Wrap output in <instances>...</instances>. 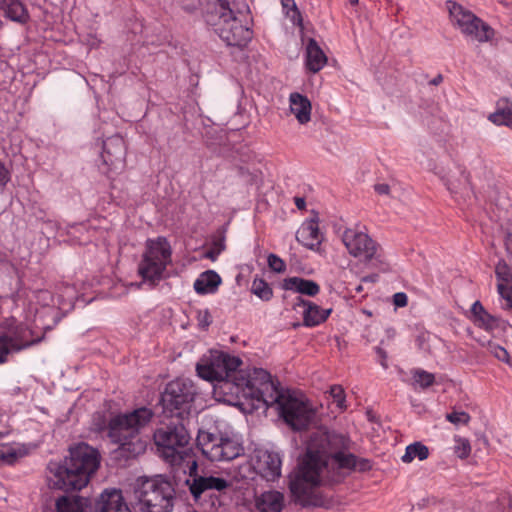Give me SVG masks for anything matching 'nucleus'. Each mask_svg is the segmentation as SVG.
I'll return each mask as SVG.
<instances>
[{
    "mask_svg": "<svg viewBox=\"0 0 512 512\" xmlns=\"http://www.w3.org/2000/svg\"><path fill=\"white\" fill-rule=\"evenodd\" d=\"M152 418V410L146 407L113 415L108 420L107 437L112 443L119 446V450L124 456L136 457L146 450V442L139 435Z\"/></svg>",
    "mask_w": 512,
    "mask_h": 512,
    "instance_id": "obj_3",
    "label": "nucleus"
},
{
    "mask_svg": "<svg viewBox=\"0 0 512 512\" xmlns=\"http://www.w3.org/2000/svg\"><path fill=\"white\" fill-rule=\"evenodd\" d=\"M510 128H512V122H511Z\"/></svg>",
    "mask_w": 512,
    "mask_h": 512,
    "instance_id": "obj_58",
    "label": "nucleus"
},
{
    "mask_svg": "<svg viewBox=\"0 0 512 512\" xmlns=\"http://www.w3.org/2000/svg\"><path fill=\"white\" fill-rule=\"evenodd\" d=\"M196 389L192 381L176 379L171 381L162 395V403L171 417L184 421L191 413Z\"/></svg>",
    "mask_w": 512,
    "mask_h": 512,
    "instance_id": "obj_9",
    "label": "nucleus"
},
{
    "mask_svg": "<svg viewBox=\"0 0 512 512\" xmlns=\"http://www.w3.org/2000/svg\"><path fill=\"white\" fill-rule=\"evenodd\" d=\"M454 452L460 459H466L471 453V445L467 438L455 436Z\"/></svg>",
    "mask_w": 512,
    "mask_h": 512,
    "instance_id": "obj_36",
    "label": "nucleus"
},
{
    "mask_svg": "<svg viewBox=\"0 0 512 512\" xmlns=\"http://www.w3.org/2000/svg\"><path fill=\"white\" fill-rule=\"evenodd\" d=\"M189 490L195 500L210 490L222 492L231 486V483L222 477L215 476H195L191 482L187 480Z\"/></svg>",
    "mask_w": 512,
    "mask_h": 512,
    "instance_id": "obj_18",
    "label": "nucleus"
},
{
    "mask_svg": "<svg viewBox=\"0 0 512 512\" xmlns=\"http://www.w3.org/2000/svg\"><path fill=\"white\" fill-rule=\"evenodd\" d=\"M134 495L143 512H171L173 509L175 490L162 477L138 479Z\"/></svg>",
    "mask_w": 512,
    "mask_h": 512,
    "instance_id": "obj_5",
    "label": "nucleus"
},
{
    "mask_svg": "<svg viewBox=\"0 0 512 512\" xmlns=\"http://www.w3.org/2000/svg\"><path fill=\"white\" fill-rule=\"evenodd\" d=\"M10 180V174L5 166L0 162V189H3Z\"/></svg>",
    "mask_w": 512,
    "mask_h": 512,
    "instance_id": "obj_48",
    "label": "nucleus"
},
{
    "mask_svg": "<svg viewBox=\"0 0 512 512\" xmlns=\"http://www.w3.org/2000/svg\"><path fill=\"white\" fill-rule=\"evenodd\" d=\"M378 279V275L377 274H372V275H368V276H365L362 278V281L363 282H371V283H374L376 282Z\"/></svg>",
    "mask_w": 512,
    "mask_h": 512,
    "instance_id": "obj_53",
    "label": "nucleus"
},
{
    "mask_svg": "<svg viewBox=\"0 0 512 512\" xmlns=\"http://www.w3.org/2000/svg\"><path fill=\"white\" fill-rule=\"evenodd\" d=\"M448 9L452 24L460 29L466 37L479 43L493 39L494 29L471 11L455 2H448Z\"/></svg>",
    "mask_w": 512,
    "mask_h": 512,
    "instance_id": "obj_11",
    "label": "nucleus"
},
{
    "mask_svg": "<svg viewBox=\"0 0 512 512\" xmlns=\"http://www.w3.org/2000/svg\"><path fill=\"white\" fill-rule=\"evenodd\" d=\"M393 303L396 307H405L408 303L407 295L403 292H398L393 295Z\"/></svg>",
    "mask_w": 512,
    "mask_h": 512,
    "instance_id": "obj_47",
    "label": "nucleus"
},
{
    "mask_svg": "<svg viewBox=\"0 0 512 512\" xmlns=\"http://www.w3.org/2000/svg\"><path fill=\"white\" fill-rule=\"evenodd\" d=\"M215 32L229 46L243 47L252 38L250 29L241 23L235 13L232 14L231 18L223 20L215 28Z\"/></svg>",
    "mask_w": 512,
    "mask_h": 512,
    "instance_id": "obj_14",
    "label": "nucleus"
},
{
    "mask_svg": "<svg viewBox=\"0 0 512 512\" xmlns=\"http://www.w3.org/2000/svg\"><path fill=\"white\" fill-rule=\"evenodd\" d=\"M17 458L15 450L3 443H0V462L13 463Z\"/></svg>",
    "mask_w": 512,
    "mask_h": 512,
    "instance_id": "obj_40",
    "label": "nucleus"
},
{
    "mask_svg": "<svg viewBox=\"0 0 512 512\" xmlns=\"http://www.w3.org/2000/svg\"><path fill=\"white\" fill-rule=\"evenodd\" d=\"M222 280L219 274L213 270H208L199 275L194 282V290L200 295L211 294L217 291Z\"/></svg>",
    "mask_w": 512,
    "mask_h": 512,
    "instance_id": "obj_26",
    "label": "nucleus"
},
{
    "mask_svg": "<svg viewBox=\"0 0 512 512\" xmlns=\"http://www.w3.org/2000/svg\"><path fill=\"white\" fill-rule=\"evenodd\" d=\"M375 351L380 359L381 366L386 369L388 367L387 353L381 347H376Z\"/></svg>",
    "mask_w": 512,
    "mask_h": 512,
    "instance_id": "obj_49",
    "label": "nucleus"
},
{
    "mask_svg": "<svg viewBox=\"0 0 512 512\" xmlns=\"http://www.w3.org/2000/svg\"><path fill=\"white\" fill-rule=\"evenodd\" d=\"M241 364L242 361L239 357L212 350L207 359H203L201 363L197 364L196 370L202 379L217 382L215 391L219 389L223 392H230L234 385V377L238 376V368Z\"/></svg>",
    "mask_w": 512,
    "mask_h": 512,
    "instance_id": "obj_6",
    "label": "nucleus"
},
{
    "mask_svg": "<svg viewBox=\"0 0 512 512\" xmlns=\"http://www.w3.org/2000/svg\"><path fill=\"white\" fill-rule=\"evenodd\" d=\"M297 305L304 307L303 321L304 325L308 327L321 324L331 313V309H322L320 306L309 301H304L301 298H298Z\"/></svg>",
    "mask_w": 512,
    "mask_h": 512,
    "instance_id": "obj_23",
    "label": "nucleus"
},
{
    "mask_svg": "<svg viewBox=\"0 0 512 512\" xmlns=\"http://www.w3.org/2000/svg\"><path fill=\"white\" fill-rule=\"evenodd\" d=\"M97 512H132L128 504L126 503L122 492L117 489H106L104 490L97 502Z\"/></svg>",
    "mask_w": 512,
    "mask_h": 512,
    "instance_id": "obj_19",
    "label": "nucleus"
},
{
    "mask_svg": "<svg viewBox=\"0 0 512 512\" xmlns=\"http://www.w3.org/2000/svg\"><path fill=\"white\" fill-rule=\"evenodd\" d=\"M342 242L348 253L362 262L378 260L381 248L367 233L365 227L355 225L346 228L342 234Z\"/></svg>",
    "mask_w": 512,
    "mask_h": 512,
    "instance_id": "obj_13",
    "label": "nucleus"
},
{
    "mask_svg": "<svg viewBox=\"0 0 512 512\" xmlns=\"http://www.w3.org/2000/svg\"><path fill=\"white\" fill-rule=\"evenodd\" d=\"M428 337L429 335L426 334V333H422L418 336L417 338V342H418V346L421 348V349H425L427 350L428 347L425 345V342L428 340Z\"/></svg>",
    "mask_w": 512,
    "mask_h": 512,
    "instance_id": "obj_51",
    "label": "nucleus"
},
{
    "mask_svg": "<svg viewBox=\"0 0 512 512\" xmlns=\"http://www.w3.org/2000/svg\"><path fill=\"white\" fill-rule=\"evenodd\" d=\"M203 9L206 22L212 25L214 29L223 20L231 18L234 13L228 0H205Z\"/></svg>",
    "mask_w": 512,
    "mask_h": 512,
    "instance_id": "obj_20",
    "label": "nucleus"
},
{
    "mask_svg": "<svg viewBox=\"0 0 512 512\" xmlns=\"http://www.w3.org/2000/svg\"><path fill=\"white\" fill-rule=\"evenodd\" d=\"M230 393L272 406L279 399L281 391L266 370L254 368L251 371L239 370L238 376L234 377V385Z\"/></svg>",
    "mask_w": 512,
    "mask_h": 512,
    "instance_id": "obj_4",
    "label": "nucleus"
},
{
    "mask_svg": "<svg viewBox=\"0 0 512 512\" xmlns=\"http://www.w3.org/2000/svg\"><path fill=\"white\" fill-rule=\"evenodd\" d=\"M197 321H198V326L201 329L206 330L212 323V317H211L209 310L208 309L198 310L197 311Z\"/></svg>",
    "mask_w": 512,
    "mask_h": 512,
    "instance_id": "obj_43",
    "label": "nucleus"
},
{
    "mask_svg": "<svg viewBox=\"0 0 512 512\" xmlns=\"http://www.w3.org/2000/svg\"><path fill=\"white\" fill-rule=\"evenodd\" d=\"M282 459L277 452L260 450L256 455L254 468L267 481H275L281 476Z\"/></svg>",
    "mask_w": 512,
    "mask_h": 512,
    "instance_id": "obj_17",
    "label": "nucleus"
},
{
    "mask_svg": "<svg viewBox=\"0 0 512 512\" xmlns=\"http://www.w3.org/2000/svg\"><path fill=\"white\" fill-rule=\"evenodd\" d=\"M269 268L276 273H283L286 270L285 262L276 254H269L267 258Z\"/></svg>",
    "mask_w": 512,
    "mask_h": 512,
    "instance_id": "obj_39",
    "label": "nucleus"
},
{
    "mask_svg": "<svg viewBox=\"0 0 512 512\" xmlns=\"http://www.w3.org/2000/svg\"><path fill=\"white\" fill-rule=\"evenodd\" d=\"M89 500L80 496H60L55 502L56 512H86Z\"/></svg>",
    "mask_w": 512,
    "mask_h": 512,
    "instance_id": "obj_28",
    "label": "nucleus"
},
{
    "mask_svg": "<svg viewBox=\"0 0 512 512\" xmlns=\"http://www.w3.org/2000/svg\"><path fill=\"white\" fill-rule=\"evenodd\" d=\"M492 353L498 360L505 362V363L509 364L510 366H512L510 355L505 348L496 345L492 348Z\"/></svg>",
    "mask_w": 512,
    "mask_h": 512,
    "instance_id": "obj_46",
    "label": "nucleus"
},
{
    "mask_svg": "<svg viewBox=\"0 0 512 512\" xmlns=\"http://www.w3.org/2000/svg\"><path fill=\"white\" fill-rule=\"evenodd\" d=\"M257 508L261 512H280L283 508V495L277 491L265 492L257 499Z\"/></svg>",
    "mask_w": 512,
    "mask_h": 512,
    "instance_id": "obj_29",
    "label": "nucleus"
},
{
    "mask_svg": "<svg viewBox=\"0 0 512 512\" xmlns=\"http://www.w3.org/2000/svg\"><path fill=\"white\" fill-rule=\"evenodd\" d=\"M495 275L498 280V284L505 286H512V270L503 260H500L495 267Z\"/></svg>",
    "mask_w": 512,
    "mask_h": 512,
    "instance_id": "obj_32",
    "label": "nucleus"
},
{
    "mask_svg": "<svg viewBox=\"0 0 512 512\" xmlns=\"http://www.w3.org/2000/svg\"><path fill=\"white\" fill-rule=\"evenodd\" d=\"M284 421L294 430L306 428L315 418V410L302 398L290 392H282L275 401Z\"/></svg>",
    "mask_w": 512,
    "mask_h": 512,
    "instance_id": "obj_12",
    "label": "nucleus"
},
{
    "mask_svg": "<svg viewBox=\"0 0 512 512\" xmlns=\"http://www.w3.org/2000/svg\"><path fill=\"white\" fill-rule=\"evenodd\" d=\"M107 172L122 170L125 166L126 147L124 139L119 135L107 138L103 142L101 154Z\"/></svg>",
    "mask_w": 512,
    "mask_h": 512,
    "instance_id": "obj_16",
    "label": "nucleus"
},
{
    "mask_svg": "<svg viewBox=\"0 0 512 512\" xmlns=\"http://www.w3.org/2000/svg\"><path fill=\"white\" fill-rule=\"evenodd\" d=\"M296 239L308 249L314 250L322 242L318 218L307 219L296 232Z\"/></svg>",
    "mask_w": 512,
    "mask_h": 512,
    "instance_id": "obj_21",
    "label": "nucleus"
},
{
    "mask_svg": "<svg viewBox=\"0 0 512 512\" xmlns=\"http://www.w3.org/2000/svg\"><path fill=\"white\" fill-rule=\"evenodd\" d=\"M446 420L454 425H468L471 416L465 411H452L451 413L446 414Z\"/></svg>",
    "mask_w": 512,
    "mask_h": 512,
    "instance_id": "obj_37",
    "label": "nucleus"
},
{
    "mask_svg": "<svg viewBox=\"0 0 512 512\" xmlns=\"http://www.w3.org/2000/svg\"><path fill=\"white\" fill-rule=\"evenodd\" d=\"M100 454L86 443L69 449L62 462H50L47 466L49 485L65 492L80 491L90 482L100 466Z\"/></svg>",
    "mask_w": 512,
    "mask_h": 512,
    "instance_id": "obj_2",
    "label": "nucleus"
},
{
    "mask_svg": "<svg viewBox=\"0 0 512 512\" xmlns=\"http://www.w3.org/2000/svg\"><path fill=\"white\" fill-rule=\"evenodd\" d=\"M327 63V56L315 39L310 38L306 46V65L313 72H319Z\"/></svg>",
    "mask_w": 512,
    "mask_h": 512,
    "instance_id": "obj_25",
    "label": "nucleus"
},
{
    "mask_svg": "<svg viewBox=\"0 0 512 512\" xmlns=\"http://www.w3.org/2000/svg\"><path fill=\"white\" fill-rule=\"evenodd\" d=\"M497 290L500 296L506 301L507 308L512 309V285L508 287L497 284Z\"/></svg>",
    "mask_w": 512,
    "mask_h": 512,
    "instance_id": "obj_45",
    "label": "nucleus"
},
{
    "mask_svg": "<svg viewBox=\"0 0 512 512\" xmlns=\"http://www.w3.org/2000/svg\"><path fill=\"white\" fill-rule=\"evenodd\" d=\"M290 111L295 116L299 124H307L311 120V102L310 100L297 92L289 96Z\"/></svg>",
    "mask_w": 512,
    "mask_h": 512,
    "instance_id": "obj_22",
    "label": "nucleus"
},
{
    "mask_svg": "<svg viewBox=\"0 0 512 512\" xmlns=\"http://www.w3.org/2000/svg\"><path fill=\"white\" fill-rule=\"evenodd\" d=\"M189 468H190V473H192V472H196V471H197V462H196L195 460H193V461L191 462V465H190V467H189Z\"/></svg>",
    "mask_w": 512,
    "mask_h": 512,
    "instance_id": "obj_55",
    "label": "nucleus"
},
{
    "mask_svg": "<svg viewBox=\"0 0 512 512\" xmlns=\"http://www.w3.org/2000/svg\"><path fill=\"white\" fill-rule=\"evenodd\" d=\"M429 456V449L421 442H414L408 445L405 449L404 455L401 457L402 462L411 463L414 459L423 461Z\"/></svg>",
    "mask_w": 512,
    "mask_h": 512,
    "instance_id": "obj_30",
    "label": "nucleus"
},
{
    "mask_svg": "<svg viewBox=\"0 0 512 512\" xmlns=\"http://www.w3.org/2000/svg\"><path fill=\"white\" fill-rule=\"evenodd\" d=\"M171 261L172 248L165 237L147 239L138 264V274L144 282L156 285L163 279L164 272Z\"/></svg>",
    "mask_w": 512,
    "mask_h": 512,
    "instance_id": "obj_7",
    "label": "nucleus"
},
{
    "mask_svg": "<svg viewBox=\"0 0 512 512\" xmlns=\"http://www.w3.org/2000/svg\"><path fill=\"white\" fill-rule=\"evenodd\" d=\"M471 319L475 325L487 331L499 327L500 320L488 313L480 301H475L471 307Z\"/></svg>",
    "mask_w": 512,
    "mask_h": 512,
    "instance_id": "obj_24",
    "label": "nucleus"
},
{
    "mask_svg": "<svg viewBox=\"0 0 512 512\" xmlns=\"http://www.w3.org/2000/svg\"><path fill=\"white\" fill-rule=\"evenodd\" d=\"M92 426H93V429L97 432L106 431L108 433V421L105 419L104 415H102L101 413L94 414Z\"/></svg>",
    "mask_w": 512,
    "mask_h": 512,
    "instance_id": "obj_44",
    "label": "nucleus"
},
{
    "mask_svg": "<svg viewBox=\"0 0 512 512\" xmlns=\"http://www.w3.org/2000/svg\"><path fill=\"white\" fill-rule=\"evenodd\" d=\"M285 15L298 26H302V16L294 0H281Z\"/></svg>",
    "mask_w": 512,
    "mask_h": 512,
    "instance_id": "obj_33",
    "label": "nucleus"
},
{
    "mask_svg": "<svg viewBox=\"0 0 512 512\" xmlns=\"http://www.w3.org/2000/svg\"><path fill=\"white\" fill-rule=\"evenodd\" d=\"M224 249L225 239L224 237H220L213 241L212 247L205 253V257L214 261L220 255V253L224 251Z\"/></svg>",
    "mask_w": 512,
    "mask_h": 512,
    "instance_id": "obj_38",
    "label": "nucleus"
},
{
    "mask_svg": "<svg viewBox=\"0 0 512 512\" xmlns=\"http://www.w3.org/2000/svg\"><path fill=\"white\" fill-rule=\"evenodd\" d=\"M461 176H462V179L460 181H458L457 183L455 181H453L452 179H449L447 181L446 185L452 193H457L460 190L466 189V187L468 186V184H469L468 176L465 175L464 173H462Z\"/></svg>",
    "mask_w": 512,
    "mask_h": 512,
    "instance_id": "obj_42",
    "label": "nucleus"
},
{
    "mask_svg": "<svg viewBox=\"0 0 512 512\" xmlns=\"http://www.w3.org/2000/svg\"><path fill=\"white\" fill-rule=\"evenodd\" d=\"M5 329L0 335L5 337L12 352H19L40 341V339H32V331L24 324H16L14 319L6 321Z\"/></svg>",
    "mask_w": 512,
    "mask_h": 512,
    "instance_id": "obj_15",
    "label": "nucleus"
},
{
    "mask_svg": "<svg viewBox=\"0 0 512 512\" xmlns=\"http://www.w3.org/2000/svg\"><path fill=\"white\" fill-rule=\"evenodd\" d=\"M330 395L336 401L339 408H345V392L342 386L333 385L330 388Z\"/></svg>",
    "mask_w": 512,
    "mask_h": 512,
    "instance_id": "obj_41",
    "label": "nucleus"
},
{
    "mask_svg": "<svg viewBox=\"0 0 512 512\" xmlns=\"http://www.w3.org/2000/svg\"><path fill=\"white\" fill-rule=\"evenodd\" d=\"M351 5H357L359 0H349Z\"/></svg>",
    "mask_w": 512,
    "mask_h": 512,
    "instance_id": "obj_57",
    "label": "nucleus"
},
{
    "mask_svg": "<svg viewBox=\"0 0 512 512\" xmlns=\"http://www.w3.org/2000/svg\"><path fill=\"white\" fill-rule=\"evenodd\" d=\"M442 80H443L442 75H437L433 80H431L430 83L433 85H438L442 82Z\"/></svg>",
    "mask_w": 512,
    "mask_h": 512,
    "instance_id": "obj_54",
    "label": "nucleus"
},
{
    "mask_svg": "<svg viewBox=\"0 0 512 512\" xmlns=\"http://www.w3.org/2000/svg\"><path fill=\"white\" fill-rule=\"evenodd\" d=\"M413 380L419 387L425 389L435 382V376L432 373L418 369L413 373Z\"/></svg>",
    "mask_w": 512,
    "mask_h": 512,
    "instance_id": "obj_34",
    "label": "nucleus"
},
{
    "mask_svg": "<svg viewBox=\"0 0 512 512\" xmlns=\"http://www.w3.org/2000/svg\"><path fill=\"white\" fill-rule=\"evenodd\" d=\"M154 443L160 456L171 465H181L187 452L191 436L183 421L175 425H167L155 430Z\"/></svg>",
    "mask_w": 512,
    "mask_h": 512,
    "instance_id": "obj_8",
    "label": "nucleus"
},
{
    "mask_svg": "<svg viewBox=\"0 0 512 512\" xmlns=\"http://www.w3.org/2000/svg\"><path fill=\"white\" fill-rule=\"evenodd\" d=\"M489 120L496 125H506L510 127L512 123V109L498 110L489 116Z\"/></svg>",
    "mask_w": 512,
    "mask_h": 512,
    "instance_id": "obj_35",
    "label": "nucleus"
},
{
    "mask_svg": "<svg viewBox=\"0 0 512 512\" xmlns=\"http://www.w3.org/2000/svg\"><path fill=\"white\" fill-rule=\"evenodd\" d=\"M295 205L298 209H304L306 206V202H305L304 198L296 197Z\"/></svg>",
    "mask_w": 512,
    "mask_h": 512,
    "instance_id": "obj_52",
    "label": "nucleus"
},
{
    "mask_svg": "<svg viewBox=\"0 0 512 512\" xmlns=\"http://www.w3.org/2000/svg\"><path fill=\"white\" fill-rule=\"evenodd\" d=\"M363 290L362 286L361 285H358L356 288H355V291L357 293H360L361 291Z\"/></svg>",
    "mask_w": 512,
    "mask_h": 512,
    "instance_id": "obj_56",
    "label": "nucleus"
},
{
    "mask_svg": "<svg viewBox=\"0 0 512 512\" xmlns=\"http://www.w3.org/2000/svg\"><path fill=\"white\" fill-rule=\"evenodd\" d=\"M282 286L285 290L295 291L308 296H315L320 291V287L315 281L300 277L286 278Z\"/></svg>",
    "mask_w": 512,
    "mask_h": 512,
    "instance_id": "obj_27",
    "label": "nucleus"
},
{
    "mask_svg": "<svg viewBox=\"0 0 512 512\" xmlns=\"http://www.w3.org/2000/svg\"><path fill=\"white\" fill-rule=\"evenodd\" d=\"M197 446L202 454L212 462L230 461L242 452V447L233 439L220 432L208 430H199Z\"/></svg>",
    "mask_w": 512,
    "mask_h": 512,
    "instance_id": "obj_10",
    "label": "nucleus"
},
{
    "mask_svg": "<svg viewBox=\"0 0 512 512\" xmlns=\"http://www.w3.org/2000/svg\"><path fill=\"white\" fill-rule=\"evenodd\" d=\"M351 439L344 434L321 427L310 433L306 451L297 469L289 476V488L298 498L318 486L340 483L352 471L367 472L373 464L350 452Z\"/></svg>",
    "mask_w": 512,
    "mask_h": 512,
    "instance_id": "obj_1",
    "label": "nucleus"
},
{
    "mask_svg": "<svg viewBox=\"0 0 512 512\" xmlns=\"http://www.w3.org/2000/svg\"><path fill=\"white\" fill-rule=\"evenodd\" d=\"M375 191L380 195H388L390 192V187L386 183H379L374 186Z\"/></svg>",
    "mask_w": 512,
    "mask_h": 512,
    "instance_id": "obj_50",
    "label": "nucleus"
},
{
    "mask_svg": "<svg viewBox=\"0 0 512 512\" xmlns=\"http://www.w3.org/2000/svg\"><path fill=\"white\" fill-rule=\"evenodd\" d=\"M251 292L263 301H269L273 296L272 288L261 278H255L253 280Z\"/></svg>",
    "mask_w": 512,
    "mask_h": 512,
    "instance_id": "obj_31",
    "label": "nucleus"
}]
</instances>
